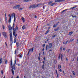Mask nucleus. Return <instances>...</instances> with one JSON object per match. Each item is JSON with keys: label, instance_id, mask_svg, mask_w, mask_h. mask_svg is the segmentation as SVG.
<instances>
[{"label": "nucleus", "instance_id": "0e129e2a", "mask_svg": "<svg viewBox=\"0 0 78 78\" xmlns=\"http://www.w3.org/2000/svg\"><path fill=\"white\" fill-rule=\"evenodd\" d=\"M43 59H44V60H45V57H44L43 58Z\"/></svg>", "mask_w": 78, "mask_h": 78}, {"label": "nucleus", "instance_id": "f03ea898", "mask_svg": "<svg viewBox=\"0 0 78 78\" xmlns=\"http://www.w3.org/2000/svg\"><path fill=\"white\" fill-rule=\"evenodd\" d=\"M49 45L48 47V45H46V50H47L48 48H50L52 46V44L51 43H49Z\"/></svg>", "mask_w": 78, "mask_h": 78}, {"label": "nucleus", "instance_id": "c85d7f7f", "mask_svg": "<svg viewBox=\"0 0 78 78\" xmlns=\"http://www.w3.org/2000/svg\"><path fill=\"white\" fill-rule=\"evenodd\" d=\"M60 51H62V47L61 46L60 48Z\"/></svg>", "mask_w": 78, "mask_h": 78}, {"label": "nucleus", "instance_id": "cd10ccee", "mask_svg": "<svg viewBox=\"0 0 78 78\" xmlns=\"http://www.w3.org/2000/svg\"><path fill=\"white\" fill-rule=\"evenodd\" d=\"M76 6H74L73 7H72L70 8V9H75L76 8Z\"/></svg>", "mask_w": 78, "mask_h": 78}, {"label": "nucleus", "instance_id": "37998d69", "mask_svg": "<svg viewBox=\"0 0 78 78\" xmlns=\"http://www.w3.org/2000/svg\"><path fill=\"white\" fill-rule=\"evenodd\" d=\"M51 1L49 2L48 3L49 5H50V4H51Z\"/></svg>", "mask_w": 78, "mask_h": 78}, {"label": "nucleus", "instance_id": "f704fd0d", "mask_svg": "<svg viewBox=\"0 0 78 78\" xmlns=\"http://www.w3.org/2000/svg\"><path fill=\"white\" fill-rule=\"evenodd\" d=\"M72 72L73 76H75V72H74V71H73Z\"/></svg>", "mask_w": 78, "mask_h": 78}, {"label": "nucleus", "instance_id": "774afa93", "mask_svg": "<svg viewBox=\"0 0 78 78\" xmlns=\"http://www.w3.org/2000/svg\"><path fill=\"white\" fill-rule=\"evenodd\" d=\"M77 60L78 61V57H77Z\"/></svg>", "mask_w": 78, "mask_h": 78}, {"label": "nucleus", "instance_id": "5701e85b", "mask_svg": "<svg viewBox=\"0 0 78 78\" xmlns=\"http://www.w3.org/2000/svg\"><path fill=\"white\" fill-rule=\"evenodd\" d=\"M19 45H20V44L19 43H16V45L17 47H19Z\"/></svg>", "mask_w": 78, "mask_h": 78}, {"label": "nucleus", "instance_id": "ddd939ff", "mask_svg": "<svg viewBox=\"0 0 78 78\" xmlns=\"http://www.w3.org/2000/svg\"><path fill=\"white\" fill-rule=\"evenodd\" d=\"M59 30V28L58 27L57 29H54L55 31H58Z\"/></svg>", "mask_w": 78, "mask_h": 78}, {"label": "nucleus", "instance_id": "412c9836", "mask_svg": "<svg viewBox=\"0 0 78 78\" xmlns=\"http://www.w3.org/2000/svg\"><path fill=\"white\" fill-rule=\"evenodd\" d=\"M73 32L72 31L70 32L69 33V35H71V34H72L73 33Z\"/></svg>", "mask_w": 78, "mask_h": 78}, {"label": "nucleus", "instance_id": "f8f14e48", "mask_svg": "<svg viewBox=\"0 0 78 78\" xmlns=\"http://www.w3.org/2000/svg\"><path fill=\"white\" fill-rule=\"evenodd\" d=\"M9 30H12V27L11 26H9Z\"/></svg>", "mask_w": 78, "mask_h": 78}, {"label": "nucleus", "instance_id": "c03bdc74", "mask_svg": "<svg viewBox=\"0 0 78 78\" xmlns=\"http://www.w3.org/2000/svg\"><path fill=\"white\" fill-rule=\"evenodd\" d=\"M44 64H43V65H42V69H44Z\"/></svg>", "mask_w": 78, "mask_h": 78}, {"label": "nucleus", "instance_id": "49530a36", "mask_svg": "<svg viewBox=\"0 0 78 78\" xmlns=\"http://www.w3.org/2000/svg\"><path fill=\"white\" fill-rule=\"evenodd\" d=\"M70 51V49H69L67 51V53H69V51Z\"/></svg>", "mask_w": 78, "mask_h": 78}, {"label": "nucleus", "instance_id": "dca6fc26", "mask_svg": "<svg viewBox=\"0 0 78 78\" xmlns=\"http://www.w3.org/2000/svg\"><path fill=\"white\" fill-rule=\"evenodd\" d=\"M61 68V66L60 65H58V69H60Z\"/></svg>", "mask_w": 78, "mask_h": 78}, {"label": "nucleus", "instance_id": "c9c22d12", "mask_svg": "<svg viewBox=\"0 0 78 78\" xmlns=\"http://www.w3.org/2000/svg\"><path fill=\"white\" fill-rule=\"evenodd\" d=\"M67 10V9H65V10H64L62 11V13H63V12H64L65 11H66V10Z\"/></svg>", "mask_w": 78, "mask_h": 78}, {"label": "nucleus", "instance_id": "13d9d810", "mask_svg": "<svg viewBox=\"0 0 78 78\" xmlns=\"http://www.w3.org/2000/svg\"><path fill=\"white\" fill-rule=\"evenodd\" d=\"M42 62L43 63V64L44 65V64H45V62H44V61H43Z\"/></svg>", "mask_w": 78, "mask_h": 78}, {"label": "nucleus", "instance_id": "f257e3e1", "mask_svg": "<svg viewBox=\"0 0 78 78\" xmlns=\"http://www.w3.org/2000/svg\"><path fill=\"white\" fill-rule=\"evenodd\" d=\"M41 5H42L41 4H39L36 5H33L30 6L29 8L30 9H31V8H37L39 7V6H40Z\"/></svg>", "mask_w": 78, "mask_h": 78}, {"label": "nucleus", "instance_id": "680f3d73", "mask_svg": "<svg viewBox=\"0 0 78 78\" xmlns=\"http://www.w3.org/2000/svg\"><path fill=\"white\" fill-rule=\"evenodd\" d=\"M35 18H37V16H35Z\"/></svg>", "mask_w": 78, "mask_h": 78}, {"label": "nucleus", "instance_id": "864d4df0", "mask_svg": "<svg viewBox=\"0 0 78 78\" xmlns=\"http://www.w3.org/2000/svg\"><path fill=\"white\" fill-rule=\"evenodd\" d=\"M14 19V22L15 21V20H16V16H15Z\"/></svg>", "mask_w": 78, "mask_h": 78}, {"label": "nucleus", "instance_id": "e2e57ef3", "mask_svg": "<svg viewBox=\"0 0 78 78\" xmlns=\"http://www.w3.org/2000/svg\"><path fill=\"white\" fill-rule=\"evenodd\" d=\"M17 36V34H16L15 35V37H16Z\"/></svg>", "mask_w": 78, "mask_h": 78}, {"label": "nucleus", "instance_id": "2f4dec72", "mask_svg": "<svg viewBox=\"0 0 78 78\" xmlns=\"http://www.w3.org/2000/svg\"><path fill=\"white\" fill-rule=\"evenodd\" d=\"M5 64H6L7 62V60H6V59L5 60Z\"/></svg>", "mask_w": 78, "mask_h": 78}, {"label": "nucleus", "instance_id": "bb28decb", "mask_svg": "<svg viewBox=\"0 0 78 78\" xmlns=\"http://www.w3.org/2000/svg\"><path fill=\"white\" fill-rule=\"evenodd\" d=\"M13 36H15V35H16V32L13 31Z\"/></svg>", "mask_w": 78, "mask_h": 78}, {"label": "nucleus", "instance_id": "603ef678", "mask_svg": "<svg viewBox=\"0 0 78 78\" xmlns=\"http://www.w3.org/2000/svg\"><path fill=\"white\" fill-rule=\"evenodd\" d=\"M1 73L2 74H3V70L1 71Z\"/></svg>", "mask_w": 78, "mask_h": 78}, {"label": "nucleus", "instance_id": "de8ad7c7", "mask_svg": "<svg viewBox=\"0 0 78 78\" xmlns=\"http://www.w3.org/2000/svg\"><path fill=\"white\" fill-rule=\"evenodd\" d=\"M55 5V3H53L52 4H51V6H53V5Z\"/></svg>", "mask_w": 78, "mask_h": 78}, {"label": "nucleus", "instance_id": "4d7b16f0", "mask_svg": "<svg viewBox=\"0 0 78 78\" xmlns=\"http://www.w3.org/2000/svg\"><path fill=\"white\" fill-rule=\"evenodd\" d=\"M58 74H57V77H58Z\"/></svg>", "mask_w": 78, "mask_h": 78}, {"label": "nucleus", "instance_id": "a19ab883", "mask_svg": "<svg viewBox=\"0 0 78 78\" xmlns=\"http://www.w3.org/2000/svg\"><path fill=\"white\" fill-rule=\"evenodd\" d=\"M2 28L4 30V29L5 28V26L3 25H2Z\"/></svg>", "mask_w": 78, "mask_h": 78}, {"label": "nucleus", "instance_id": "58836bf2", "mask_svg": "<svg viewBox=\"0 0 78 78\" xmlns=\"http://www.w3.org/2000/svg\"><path fill=\"white\" fill-rule=\"evenodd\" d=\"M16 52H17V50L16 49L14 51L15 55H16Z\"/></svg>", "mask_w": 78, "mask_h": 78}, {"label": "nucleus", "instance_id": "4be33fe9", "mask_svg": "<svg viewBox=\"0 0 78 78\" xmlns=\"http://www.w3.org/2000/svg\"><path fill=\"white\" fill-rule=\"evenodd\" d=\"M10 65L11 66H12V60L10 61Z\"/></svg>", "mask_w": 78, "mask_h": 78}, {"label": "nucleus", "instance_id": "4468645a", "mask_svg": "<svg viewBox=\"0 0 78 78\" xmlns=\"http://www.w3.org/2000/svg\"><path fill=\"white\" fill-rule=\"evenodd\" d=\"M23 9V8L20 7L19 9L18 10L19 11H21V10H22Z\"/></svg>", "mask_w": 78, "mask_h": 78}, {"label": "nucleus", "instance_id": "39448f33", "mask_svg": "<svg viewBox=\"0 0 78 78\" xmlns=\"http://www.w3.org/2000/svg\"><path fill=\"white\" fill-rule=\"evenodd\" d=\"M9 17V20H8V22L9 23H11V16L10 14H9L8 15Z\"/></svg>", "mask_w": 78, "mask_h": 78}, {"label": "nucleus", "instance_id": "9b49d317", "mask_svg": "<svg viewBox=\"0 0 78 78\" xmlns=\"http://www.w3.org/2000/svg\"><path fill=\"white\" fill-rule=\"evenodd\" d=\"M75 40V39H71L69 41V42H71L73 41V40Z\"/></svg>", "mask_w": 78, "mask_h": 78}, {"label": "nucleus", "instance_id": "72a5a7b5", "mask_svg": "<svg viewBox=\"0 0 78 78\" xmlns=\"http://www.w3.org/2000/svg\"><path fill=\"white\" fill-rule=\"evenodd\" d=\"M5 19L6 22H7V20H8V18H7V17H5Z\"/></svg>", "mask_w": 78, "mask_h": 78}, {"label": "nucleus", "instance_id": "5fc2aeb1", "mask_svg": "<svg viewBox=\"0 0 78 78\" xmlns=\"http://www.w3.org/2000/svg\"><path fill=\"white\" fill-rule=\"evenodd\" d=\"M48 32H49V30H48L47 32H46V33H48Z\"/></svg>", "mask_w": 78, "mask_h": 78}, {"label": "nucleus", "instance_id": "a18cd8bd", "mask_svg": "<svg viewBox=\"0 0 78 78\" xmlns=\"http://www.w3.org/2000/svg\"><path fill=\"white\" fill-rule=\"evenodd\" d=\"M12 69H13L14 70H15V69H16V68H15V67H12Z\"/></svg>", "mask_w": 78, "mask_h": 78}, {"label": "nucleus", "instance_id": "338daca9", "mask_svg": "<svg viewBox=\"0 0 78 78\" xmlns=\"http://www.w3.org/2000/svg\"><path fill=\"white\" fill-rule=\"evenodd\" d=\"M18 66H20V64H18Z\"/></svg>", "mask_w": 78, "mask_h": 78}, {"label": "nucleus", "instance_id": "20e7f679", "mask_svg": "<svg viewBox=\"0 0 78 78\" xmlns=\"http://www.w3.org/2000/svg\"><path fill=\"white\" fill-rule=\"evenodd\" d=\"M33 51V48L29 49V52L27 55H28V54H30V53H32Z\"/></svg>", "mask_w": 78, "mask_h": 78}, {"label": "nucleus", "instance_id": "79ce46f5", "mask_svg": "<svg viewBox=\"0 0 78 78\" xmlns=\"http://www.w3.org/2000/svg\"><path fill=\"white\" fill-rule=\"evenodd\" d=\"M45 44H43V48H44V47H45Z\"/></svg>", "mask_w": 78, "mask_h": 78}, {"label": "nucleus", "instance_id": "052dcab7", "mask_svg": "<svg viewBox=\"0 0 78 78\" xmlns=\"http://www.w3.org/2000/svg\"><path fill=\"white\" fill-rule=\"evenodd\" d=\"M59 71L60 72H62V70L61 69H60L59 70Z\"/></svg>", "mask_w": 78, "mask_h": 78}, {"label": "nucleus", "instance_id": "6ab92c4d", "mask_svg": "<svg viewBox=\"0 0 78 78\" xmlns=\"http://www.w3.org/2000/svg\"><path fill=\"white\" fill-rule=\"evenodd\" d=\"M2 58H0V64H2Z\"/></svg>", "mask_w": 78, "mask_h": 78}, {"label": "nucleus", "instance_id": "4c0bfd02", "mask_svg": "<svg viewBox=\"0 0 78 78\" xmlns=\"http://www.w3.org/2000/svg\"><path fill=\"white\" fill-rule=\"evenodd\" d=\"M62 56H62V54H61V60H62Z\"/></svg>", "mask_w": 78, "mask_h": 78}, {"label": "nucleus", "instance_id": "bf43d9fd", "mask_svg": "<svg viewBox=\"0 0 78 78\" xmlns=\"http://www.w3.org/2000/svg\"><path fill=\"white\" fill-rule=\"evenodd\" d=\"M63 44H66V42L65 41L63 42Z\"/></svg>", "mask_w": 78, "mask_h": 78}, {"label": "nucleus", "instance_id": "c756f323", "mask_svg": "<svg viewBox=\"0 0 78 78\" xmlns=\"http://www.w3.org/2000/svg\"><path fill=\"white\" fill-rule=\"evenodd\" d=\"M19 57L20 58H22V55H19Z\"/></svg>", "mask_w": 78, "mask_h": 78}, {"label": "nucleus", "instance_id": "a211bd4d", "mask_svg": "<svg viewBox=\"0 0 78 78\" xmlns=\"http://www.w3.org/2000/svg\"><path fill=\"white\" fill-rule=\"evenodd\" d=\"M58 25V24L56 23L53 26V28H55V27H56V26Z\"/></svg>", "mask_w": 78, "mask_h": 78}, {"label": "nucleus", "instance_id": "473e14b6", "mask_svg": "<svg viewBox=\"0 0 78 78\" xmlns=\"http://www.w3.org/2000/svg\"><path fill=\"white\" fill-rule=\"evenodd\" d=\"M56 36V34L55 35H54L52 36V38H54V37H55Z\"/></svg>", "mask_w": 78, "mask_h": 78}, {"label": "nucleus", "instance_id": "a878e982", "mask_svg": "<svg viewBox=\"0 0 78 78\" xmlns=\"http://www.w3.org/2000/svg\"><path fill=\"white\" fill-rule=\"evenodd\" d=\"M23 30H24V29H25V26H23L22 28Z\"/></svg>", "mask_w": 78, "mask_h": 78}, {"label": "nucleus", "instance_id": "3c124183", "mask_svg": "<svg viewBox=\"0 0 78 78\" xmlns=\"http://www.w3.org/2000/svg\"><path fill=\"white\" fill-rule=\"evenodd\" d=\"M5 44L7 46V47H8V44H7L6 43V42H5Z\"/></svg>", "mask_w": 78, "mask_h": 78}, {"label": "nucleus", "instance_id": "6e6d98bb", "mask_svg": "<svg viewBox=\"0 0 78 78\" xmlns=\"http://www.w3.org/2000/svg\"><path fill=\"white\" fill-rule=\"evenodd\" d=\"M66 61H68V59H67V58H66Z\"/></svg>", "mask_w": 78, "mask_h": 78}, {"label": "nucleus", "instance_id": "69168bd1", "mask_svg": "<svg viewBox=\"0 0 78 78\" xmlns=\"http://www.w3.org/2000/svg\"><path fill=\"white\" fill-rule=\"evenodd\" d=\"M63 74H64V75L65 74V73H64V71H63Z\"/></svg>", "mask_w": 78, "mask_h": 78}, {"label": "nucleus", "instance_id": "2eb2a0df", "mask_svg": "<svg viewBox=\"0 0 78 78\" xmlns=\"http://www.w3.org/2000/svg\"><path fill=\"white\" fill-rule=\"evenodd\" d=\"M16 60H15L14 63L13 64V66H15V65H16Z\"/></svg>", "mask_w": 78, "mask_h": 78}, {"label": "nucleus", "instance_id": "6e6552de", "mask_svg": "<svg viewBox=\"0 0 78 78\" xmlns=\"http://www.w3.org/2000/svg\"><path fill=\"white\" fill-rule=\"evenodd\" d=\"M12 33H10V41H12Z\"/></svg>", "mask_w": 78, "mask_h": 78}, {"label": "nucleus", "instance_id": "1a4fd4ad", "mask_svg": "<svg viewBox=\"0 0 78 78\" xmlns=\"http://www.w3.org/2000/svg\"><path fill=\"white\" fill-rule=\"evenodd\" d=\"M15 17V16H16V14H15V13H12L11 14V17L12 18H13V17Z\"/></svg>", "mask_w": 78, "mask_h": 78}, {"label": "nucleus", "instance_id": "0eeeda50", "mask_svg": "<svg viewBox=\"0 0 78 78\" xmlns=\"http://www.w3.org/2000/svg\"><path fill=\"white\" fill-rule=\"evenodd\" d=\"M63 0H55V2L56 3H58V2H63Z\"/></svg>", "mask_w": 78, "mask_h": 78}, {"label": "nucleus", "instance_id": "9d476101", "mask_svg": "<svg viewBox=\"0 0 78 78\" xmlns=\"http://www.w3.org/2000/svg\"><path fill=\"white\" fill-rule=\"evenodd\" d=\"M32 0H23V2H30Z\"/></svg>", "mask_w": 78, "mask_h": 78}, {"label": "nucleus", "instance_id": "b1692460", "mask_svg": "<svg viewBox=\"0 0 78 78\" xmlns=\"http://www.w3.org/2000/svg\"><path fill=\"white\" fill-rule=\"evenodd\" d=\"M12 28H13V31H15V32H16V29H14V26H13L12 27Z\"/></svg>", "mask_w": 78, "mask_h": 78}, {"label": "nucleus", "instance_id": "7c9ffc66", "mask_svg": "<svg viewBox=\"0 0 78 78\" xmlns=\"http://www.w3.org/2000/svg\"><path fill=\"white\" fill-rule=\"evenodd\" d=\"M60 56H61V53H60V54L58 55L59 59H60V58H61Z\"/></svg>", "mask_w": 78, "mask_h": 78}, {"label": "nucleus", "instance_id": "ea45409f", "mask_svg": "<svg viewBox=\"0 0 78 78\" xmlns=\"http://www.w3.org/2000/svg\"><path fill=\"white\" fill-rule=\"evenodd\" d=\"M18 28L17 26H16V27L15 29L16 30H18Z\"/></svg>", "mask_w": 78, "mask_h": 78}, {"label": "nucleus", "instance_id": "8fccbe9b", "mask_svg": "<svg viewBox=\"0 0 78 78\" xmlns=\"http://www.w3.org/2000/svg\"><path fill=\"white\" fill-rule=\"evenodd\" d=\"M55 73L56 74H58V71H57V70H55Z\"/></svg>", "mask_w": 78, "mask_h": 78}, {"label": "nucleus", "instance_id": "f3484780", "mask_svg": "<svg viewBox=\"0 0 78 78\" xmlns=\"http://www.w3.org/2000/svg\"><path fill=\"white\" fill-rule=\"evenodd\" d=\"M21 20H23V22H25V19H24V18L23 17H22L21 18Z\"/></svg>", "mask_w": 78, "mask_h": 78}, {"label": "nucleus", "instance_id": "aec40b11", "mask_svg": "<svg viewBox=\"0 0 78 78\" xmlns=\"http://www.w3.org/2000/svg\"><path fill=\"white\" fill-rule=\"evenodd\" d=\"M11 71H12V72L13 75H14V70L12 69H11Z\"/></svg>", "mask_w": 78, "mask_h": 78}, {"label": "nucleus", "instance_id": "393cba45", "mask_svg": "<svg viewBox=\"0 0 78 78\" xmlns=\"http://www.w3.org/2000/svg\"><path fill=\"white\" fill-rule=\"evenodd\" d=\"M16 39L15 38L14 40V41H13L14 43H16Z\"/></svg>", "mask_w": 78, "mask_h": 78}, {"label": "nucleus", "instance_id": "423d86ee", "mask_svg": "<svg viewBox=\"0 0 78 78\" xmlns=\"http://www.w3.org/2000/svg\"><path fill=\"white\" fill-rule=\"evenodd\" d=\"M14 8H15L16 9H19L20 8V5H17L14 7Z\"/></svg>", "mask_w": 78, "mask_h": 78}, {"label": "nucleus", "instance_id": "09e8293b", "mask_svg": "<svg viewBox=\"0 0 78 78\" xmlns=\"http://www.w3.org/2000/svg\"><path fill=\"white\" fill-rule=\"evenodd\" d=\"M69 42L68 41H67L65 43V44L66 45V44H67V42Z\"/></svg>", "mask_w": 78, "mask_h": 78}, {"label": "nucleus", "instance_id": "e433bc0d", "mask_svg": "<svg viewBox=\"0 0 78 78\" xmlns=\"http://www.w3.org/2000/svg\"><path fill=\"white\" fill-rule=\"evenodd\" d=\"M9 31L10 33H12V31H11V30H9Z\"/></svg>", "mask_w": 78, "mask_h": 78}, {"label": "nucleus", "instance_id": "7ed1b4c3", "mask_svg": "<svg viewBox=\"0 0 78 78\" xmlns=\"http://www.w3.org/2000/svg\"><path fill=\"white\" fill-rule=\"evenodd\" d=\"M2 34L3 36H4L5 38H6L8 37V35H7V34H6V32H2Z\"/></svg>", "mask_w": 78, "mask_h": 78}]
</instances>
